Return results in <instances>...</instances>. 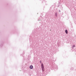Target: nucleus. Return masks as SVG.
Listing matches in <instances>:
<instances>
[{"instance_id": "obj_1", "label": "nucleus", "mask_w": 76, "mask_h": 76, "mask_svg": "<svg viewBox=\"0 0 76 76\" xmlns=\"http://www.w3.org/2000/svg\"><path fill=\"white\" fill-rule=\"evenodd\" d=\"M41 67H42V72H44V64H43L42 63L41 65Z\"/></svg>"}, {"instance_id": "obj_2", "label": "nucleus", "mask_w": 76, "mask_h": 76, "mask_svg": "<svg viewBox=\"0 0 76 76\" xmlns=\"http://www.w3.org/2000/svg\"><path fill=\"white\" fill-rule=\"evenodd\" d=\"M33 68V66L31 65L30 66V69H32Z\"/></svg>"}, {"instance_id": "obj_3", "label": "nucleus", "mask_w": 76, "mask_h": 76, "mask_svg": "<svg viewBox=\"0 0 76 76\" xmlns=\"http://www.w3.org/2000/svg\"><path fill=\"white\" fill-rule=\"evenodd\" d=\"M65 32L66 34H67V33H68V32L67 31V30H65Z\"/></svg>"}, {"instance_id": "obj_4", "label": "nucleus", "mask_w": 76, "mask_h": 76, "mask_svg": "<svg viewBox=\"0 0 76 76\" xmlns=\"http://www.w3.org/2000/svg\"><path fill=\"white\" fill-rule=\"evenodd\" d=\"M74 47H75V46L74 45Z\"/></svg>"}]
</instances>
